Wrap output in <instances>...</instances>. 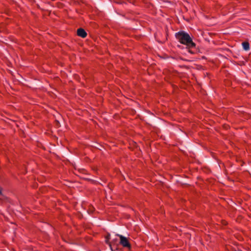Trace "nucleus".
Here are the masks:
<instances>
[{"instance_id": "0eeeda50", "label": "nucleus", "mask_w": 251, "mask_h": 251, "mask_svg": "<svg viewBox=\"0 0 251 251\" xmlns=\"http://www.w3.org/2000/svg\"><path fill=\"white\" fill-rule=\"evenodd\" d=\"M130 2L133 3L136 0H128Z\"/></svg>"}, {"instance_id": "423d86ee", "label": "nucleus", "mask_w": 251, "mask_h": 251, "mask_svg": "<svg viewBox=\"0 0 251 251\" xmlns=\"http://www.w3.org/2000/svg\"><path fill=\"white\" fill-rule=\"evenodd\" d=\"M117 239L116 238H115V239H112V242L113 243H116V242H117Z\"/></svg>"}, {"instance_id": "f03ea898", "label": "nucleus", "mask_w": 251, "mask_h": 251, "mask_svg": "<svg viewBox=\"0 0 251 251\" xmlns=\"http://www.w3.org/2000/svg\"><path fill=\"white\" fill-rule=\"evenodd\" d=\"M116 236H117L120 237V243L124 247H126L128 249H130L131 248V245L130 243H129L127 238L126 237L119 234H116Z\"/></svg>"}, {"instance_id": "20e7f679", "label": "nucleus", "mask_w": 251, "mask_h": 251, "mask_svg": "<svg viewBox=\"0 0 251 251\" xmlns=\"http://www.w3.org/2000/svg\"><path fill=\"white\" fill-rule=\"evenodd\" d=\"M243 48L244 50H248L250 49V44L248 42H244L242 43Z\"/></svg>"}, {"instance_id": "7ed1b4c3", "label": "nucleus", "mask_w": 251, "mask_h": 251, "mask_svg": "<svg viewBox=\"0 0 251 251\" xmlns=\"http://www.w3.org/2000/svg\"><path fill=\"white\" fill-rule=\"evenodd\" d=\"M77 34L78 36L82 37V38H85L87 36V33L86 31L81 28H79L77 30Z\"/></svg>"}, {"instance_id": "f257e3e1", "label": "nucleus", "mask_w": 251, "mask_h": 251, "mask_svg": "<svg viewBox=\"0 0 251 251\" xmlns=\"http://www.w3.org/2000/svg\"><path fill=\"white\" fill-rule=\"evenodd\" d=\"M176 37L181 44L186 45L189 48H193L196 46L189 35L184 31L176 33Z\"/></svg>"}, {"instance_id": "39448f33", "label": "nucleus", "mask_w": 251, "mask_h": 251, "mask_svg": "<svg viewBox=\"0 0 251 251\" xmlns=\"http://www.w3.org/2000/svg\"><path fill=\"white\" fill-rule=\"evenodd\" d=\"M110 235L109 234H107V236H106V243H107L108 244H109V246H110V247L111 250L112 251H113V249H112V247H111V243H109V242L108 241V240L109 239H110Z\"/></svg>"}]
</instances>
